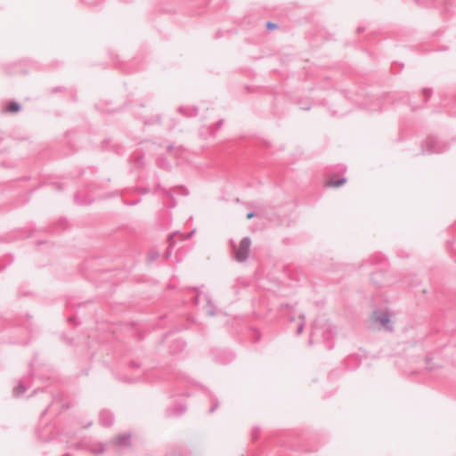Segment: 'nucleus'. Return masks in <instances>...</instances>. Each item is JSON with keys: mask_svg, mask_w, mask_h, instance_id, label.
I'll return each instance as SVG.
<instances>
[{"mask_svg": "<svg viewBox=\"0 0 456 456\" xmlns=\"http://www.w3.org/2000/svg\"><path fill=\"white\" fill-rule=\"evenodd\" d=\"M253 216H254V214H253V213H248V214L247 215V218H248V219H250V218H252Z\"/></svg>", "mask_w": 456, "mask_h": 456, "instance_id": "6", "label": "nucleus"}, {"mask_svg": "<svg viewBox=\"0 0 456 456\" xmlns=\"http://www.w3.org/2000/svg\"><path fill=\"white\" fill-rule=\"evenodd\" d=\"M6 110L10 112H17L20 110V106L16 102H11L8 104Z\"/></svg>", "mask_w": 456, "mask_h": 456, "instance_id": "4", "label": "nucleus"}, {"mask_svg": "<svg viewBox=\"0 0 456 456\" xmlns=\"http://www.w3.org/2000/svg\"><path fill=\"white\" fill-rule=\"evenodd\" d=\"M267 27H268L269 28H276V26H275L274 24H272V23H268V24H267Z\"/></svg>", "mask_w": 456, "mask_h": 456, "instance_id": "5", "label": "nucleus"}, {"mask_svg": "<svg viewBox=\"0 0 456 456\" xmlns=\"http://www.w3.org/2000/svg\"><path fill=\"white\" fill-rule=\"evenodd\" d=\"M346 183V178H339V177H337V176H330V177L326 179V181L324 182V185L326 187L337 188V187L344 185Z\"/></svg>", "mask_w": 456, "mask_h": 456, "instance_id": "3", "label": "nucleus"}, {"mask_svg": "<svg viewBox=\"0 0 456 456\" xmlns=\"http://www.w3.org/2000/svg\"><path fill=\"white\" fill-rule=\"evenodd\" d=\"M250 240L248 238L241 240L236 248V259L240 262L245 261L248 256Z\"/></svg>", "mask_w": 456, "mask_h": 456, "instance_id": "1", "label": "nucleus"}, {"mask_svg": "<svg viewBox=\"0 0 456 456\" xmlns=\"http://www.w3.org/2000/svg\"><path fill=\"white\" fill-rule=\"evenodd\" d=\"M371 320L383 328H387L389 323L388 314L385 312H374Z\"/></svg>", "mask_w": 456, "mask_h": 456, "instance_id": "2", "label": "nucleus"}]
</instances>
